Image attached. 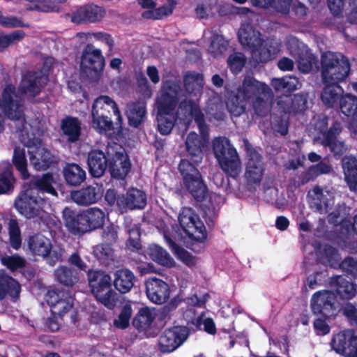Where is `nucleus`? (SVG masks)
I'll list each match as a JSON object with an SVG mask.
<instances>
[{
    "mask_svg": "<svg viewBox=\"0 0 357 357\" xmlns=\"http://www.w3.org/2000/svg\"><path fill=\"white\" fill-rule=\"evenodd\" d=\"M54 64L52 57L43 60L42 66L23 73L17 86L6 84L0 95V133L4 130L5 119L20 121L24 128L26 123L22 104L18 95L35 98L40 94L49 82L50 71Z\"/></svg>",
    "mask_w": 357,
    "mask_h": 357,
    "instance_id": "1",
    "label": "nucleus"
},
{
    "mask_svg": "<svg viewBox=\"0 0 357 357\" xmlns=\"http://www.w3.org/2000/svg\"><path fill=\"white\" fill-rule=\"evenodd\" d=\"M185 144L189 160L181 159L178 165L183 187L197 202L202 204L206 214L207 211L210 214L214 213L216 208L223 203V197L209 192L197 167L202 160L204 143L196 132H190L187 135Z\"/></svg>",
    "mask_w": 357,
    "mask_h": 357,
    "instance_id": "2",
    "label": "nucleus"
},
{
    "mask_svg": "<svg viewBox=\"0 0 357 357\" xmlns=\"http://www.w3.org/2000/svg\"><path fill=\"white\" fill-rule=\"evenodd\" d=\"M91 126L99 134L111 139L123 136V117L116 102L108 96H100L91 109Z\"/></svg>",
    "mask_w": 357,
    "mask_h": 357,
    "instance_id": "3",
    "label": "nucleus"
},
{
    "mask_svg": "<svg viewBox=\"0 0 357 357\" xmlns=\"http://www.w3.org/2000/svg\"><path fill=\"white\" fill-rule=\"evenodd\" d=\"M179 91L178 84L167 81L156 99L158 130L162 135L169 134L174 126V111L178 102Z\"/></svg>",
    "mask_w": 357,
    "mask_h": 357,
    "instance_id": "4",
    "label": "nucleus"
},
{
    "mask_svg": "<svg viewBox=\"0 0 357 357\" xmlns=\"http://www.w3.org/2000/svg\"><path fill=\"white\" fill-rule=\"evenodd\" d=\"M239 42L244 48L250 51L257 63H266L273 59L279 49L273 41L265 40L260 31L251 24H243L238 31Z\"/></svg>",
    "mask_w": 357,
    "mask_h": 357,
    "instance_id": "5",
    "label": "nucleus"
},
{
    "mask_svg": "<svg viewBox=\"0 0 357 357\" xmlns=\"http://www.w3.org/2000/svg\"><path fill=\"white\" fill-rule=\"evenodd\" d=\"M213 151L220 169L228 176L236 178L241 172V161L230 140L225 137L215 138Z\"/></svg>",
    "mask_w": 357,
    "mask_h": 357,
    "instance_id": "6",
    "label": "nucleus"
},
{
    "mask_svg": "<svg viewBox=\"0 0 357 357\" xmlns=\"http://www.w3.org/2000/svg\"><path fill=\"white\" fill-rule=\"evenodd\" d=\"M178 222L186 236L191 240L190 248L196 253L206 246L207 232L203 222L191 209L184 210L178 215Z\"/></svg>",
    "mask_w": 357,
    "mask_h": 357,
    "instance_id": "7",
    "label": "nucleus"
},
{
    "mask_svg": "<svg viewBox=\"0 0 357 357\" xmlns=\"http://www.w3.org/2000/svg\"><path fill=\"white\" fill-rule=\"evenodd\" d=\"M350 63L342 54L326 52L321 56V75L323 82H342L349 75Z\"/></svg>",
    "mask_w": 357,
    "mask_h": 357,
    "instance_id": "8",
    "label": "nucleus"
},
{
    "mask_svg": "<svg viewBox=\"0 0 357 357\" xmlns=\"http://www.w3.org/2000/svg\"><path fill=\"white\" fill-rule=\"evenodd\" d=\"M87 276L91 293L96 299L108 309L112 310L118 298L116 293L112 288L109 275L102 271L89 270Z\"/></svg>",
    "mask_w": 357,
    "mask_h": 357,
    "instance_id": "9",
    "label": "nucleus"
},
{
    "mask_svg": "<svg viewBox=\"0 0 357 357\" xmlns=\"http://www.w3.org/2000/svg\"><path fill=\"white\" fill-rule=\"evenodd\" d=\"M24 144L29 149L30 163L36 170L46 171L58 165L59 156L45 146L40 137H36L33 134L29 136L27 134V140Z\"/></svg>",
    "mask_w": 357,
    "mask_h": 357,
    "instance_id": "10",
    "label": "nucleus"
},
{
    "mask_svg": "<svg viewBox=\"0 0 357 357\" xmlns=\"http://www.w3.org/2000/svg\"><path fill=\"white\" fill-rule=\"evenodd\" d=\"M105 66V59L101 50L92 43L86 44L80 56V74L90 82H98Z\"/></svg>",
    "mask_w": 357,
    "mask_h": 357,
    "instance_id": "11",
    "label": "nucleus"
},
{
    "mask_svg": "<svg viewBox=\"0 0 357 357\" xmlns=\"http://www.w3.org/2000/svg\"><path fill=\"white\" fill-rule=\"evenodd\" d=\"M27 244L32 255L46 259L51 266L62 260L63 250L60 248L52 249L51 241L42 234L29 236Z\"/></svg>",
    "mask_w": 357,
    "mask_h": 357,
    "instance_id": "12",
    "label": "nucleus"
},
{
    "mask_svg": "<svg viewBox=\"0 0 357 357\" xmlns=\"http://www.w3.org/2000/svg\"><path fill=\"white\" fill-rule=\"evenodd\" d=\"M310 307L314 314L330 319L337 314L336 296L333 291L322 290L313 294Z\"/></svg>",
    "mask_w": 357,
    "mask_h": 357,
    "instance_id": "13",
    "label": "nucleus"
},
{
    "mask_svg": "<svg viewBox=\"0 0 357 357\" xmlns=\"http://www.w3.org/2000/svg\"><path fill=\"white\" fill-rule=\"evenodd\" d=\"M45 200L33 195V191L27 190L21 192L15 199V208L28 219L40 217L43 213Z\"/></svg>",
    "mask_w": 357,
    "mask_h": 357,
    "instance_id": "14",
    "label": "nucleus"
},
{
    "mask_svg": "<svg viewBox=\"0 0 357 357\" xmlns=\"http://www.w3.org/2000/svg\"><path fill=\"white\" fill-rule=\"evenodd\" d=\"M113 147L107 145L102 149H93L88 153L87 165L91 177L100 178L105 174L113 155Z\"/></svg>",
    "mask_w": 357,
    "mask_h": 357,
    "instance_id": "15",
    "label": "nucleus"
},
{
    "mask_svg": "<svg viewBox=\"0 0 357 357\" xmlns=\"http://www.w3.org/2000/svg\"><path fill=\"white\" fill-rule=\"evenodd\" d=\"M190 330L187 326H175L164 331L158 340L162 353H170L181 346L188 339Z\"/></svg>",
    "mask_w": 357,
    "mask_h": 357,
    "instance_id": "16",
    "label": "nucleus"
},
{
    "mask_svg": "<svg viewBox=\"0 0 357 357\" xmlns=\"http://www.w3.org/2000/svg\"><path fill=\"white\" fill-rule=\"evenodd\" d=\"M244 142L248 155L245 178L248 185H258L262 179L264 171L261 156L252 147L248 139H245Z\"/></svg>",
    "mask_w": 357,
    "mask_h": 357,
    "instance_id": "17",
    "label": "nucleus"
},
{
    "mask_svg": "<svg viewBox=\"0 0 357 357\" xmlns=\"http://www.w3.org/2000/svg\"><path fill=\"white\" fill-rule=\"evenodd\" d=\"M331 347L346 357H357V336L352 331H340L331 340Z\"/></svg>",
    "mask_w": 357,
    "mask_h": 357,
    "instance_id": "18",
    "label": "nucleus"
},
{
    "mask_svg": "<svg viewBox=\"0 0 357 357\" xmlns=\"http://www.w3.org/2000/svg\"><path fill=\"white\" fill-rule=\"evenodd\" d=\"M178 110L185 117L190 116L194 119L203 139L208 137V126L206 124L205 116L197 103L193 100L184 99L179 103Z\"/></svg>",
    "mask_w": 357,
    "mask_h": 357,
    "instance_id": "19",
    "label": "nucleus"
},
{
    "mask_svg": "<svg viewBox=\"0 0 357 357\" xmlns=\"http://www.w3.org/2000/svg\"><path fill=\"white\" fill-rule=\"evenodd\" d=\"M146 294L149 300L155 304H163L170 296L168 283L156 277L149 278L145 282Z\"/></svg>",
    "mask_w": 357,
    "mask_h": 357,
    "instance_id": "20",
    "label": "nucleus"
},
{
    "mask_svg": "<svg viewBox=\"0 0 357 357\" xmlns=\"http://www.w3.org/2000/svg\"><path fill=\"white\" fill-rule=\"evenodd\" d=\"M131 169L128 155L123 151H117L113 147V155L110 157L108 170L111 176L116 179H124Z\"/></svg>",
    "mask_w": 357,
    "mask_h": 357,
    "instance_id": "21",
    "label": "nucleus"
},
{
    "mask_svg": "<svg viewBox=\"0 0 357 357\" xmlns=\"http://www.w3.org/2000/svg\"><path fill=\"white\" fill-rule=\"evenodd\" d=\"M105 15V10L95 4H87L77 8L73 12L72 22L81 23H95L100 22Z\"/></svg>",
    "mask_w": 357,
    "mask_h": 357,
    "instance_id": "22",
    "label": "nucleus"
},
{
    "mask_svg": "<svg viewBox=\"0 0 357 357\" xmlns=\"http://www.w3.org/2000/svg\"><path fill=\"white\" fill-rule=\"evenodd\" d=\"M237 91L247 100L260 95H272L271 88L266 84L261 82L249 75L244 77L241 86Z\"/></svg>",
    "mask_w": 357,
    "mask_h": 357,
    "instance_id": "23",
    "label": "nucleus"
},
{
    "mask_svg": "<svg viewBox=\"0 0 357 357\" xmlns=\"http://www.w3.org/2000/svg\"><path fill=\"white\" fill-rule=\"evenodd\" d=\"M329 286L337 297L341 300H351L357 294V284L347 280L342 275H335L330 278Z\"/></svg>",
    "mask_w": 357,
    "mask_h": 357,
    "instance_id": "24",
    "label": "nucleus"
},
{
    "mask_svg": "<svg viewBox=\"0 0 357 357\" xmlns=\"http://www.w3.org/2000/svg\"><path fill=\"white\" fill-rule=\"evenodd\" d=\"M63 220L66 227L73 234H83L89 231L84 212L77 213L66 208L63 210Z\"/></svg>",
    "mask_w": 357,
    "mask_h": 357,
    "instance_id": "25",
    "label": "nucleus"
},
{
    "mask_svg": "<svg viewBox=\"0 0 357 357\" xmlns=\"http://www.w3.org/2000/svg\"><path fill=\"white\" fill-rule=\"evenodd\" d=\"M102 196V192L100 188L93 185H87L70 192L72 200L79 206H89L96 203Z\"/></svg>",
    "mask_w": 357,
    "mask_h": 357,
    "instance_id": "26",
    "label": "nucleus"
},
{
    "mask_svg": "<svg viewBox=\"0 0 357 357\" xmlns=\"http://www.w3.org/2000/svg\"><path fill=\"white\" fill-rule=\"evenodd\" d=\"M340 82H323L324 86L321 93V100L328 108L337 107L344 93V90L340 85Z\"/></svg>",
    "mask_w": 357,
    "mask_h": 357,
    "instance_id": "27",
    "label": "nucleus"
},
{
    "mask_svg": "<svg viewBox=\"0 0 357 357\" xmlns=\"http://www.w3.org/2000/svg\"><path fill=\"white\" fill-rule=\"evenodd\" d=\"M119 202L120 208L130 210L142 209L146 205V196L139 189L130 188L126 195H121Z\"/></svg>",
    "mask_w": 357,
    "mask_h": 357,
    "instance_id": "28",
    "label": "nucleus"
},
{
    "mask_svg": "<svg viewBox=\"0 0 357 357\" xmlns=\"http://www.w3.org/2000/svg\"><path fill=\"white\" fill-rule=\"evenodd\" d=\"M307 93H296L294 94L292 97H286L285 99L280 100L278 104L285 114H301L307 107Z\"/></svg>",
    "mask_w": 357,
    "mask_h": 357,
    "instance_id": "29",
    "label": "nucleus"
},
{
    "mask_svg": "<svg viewBox=\"0 0 357 357\" xmlns=\"http://www.w3.org/2000/svg\"><path fill=\"white\" fill-rule=\"evenodd\" d=\"M31 182L39 191L56 197L58 195L56 187L59 186L61 184L59 175L54 174L52 172H46L40 176L33 178Z\"/></svg>",
    "mask_w": 357,
    "mask_h": 357,
    "instance_id": "30",
    "label": "nucleus"
},
{
    "mask_svg": "<svg viewBox=\"0 0 357 357\" xmlns=\"http://www.w3.org/2000/svg\"><path fill=\"white\" fill-rule=\"evenodd\" d=\"M63 135L66 137L70 143L77 142L82 135L81 121L75 116L68 115L63 118L60 125Z\"/></svg>",
    "mask_w": 357,
    "mask_h": 357,
    "instance_id": "31",
    "label": "nucleus"
},
{
    "mask_svg": "<svg viewBox=\"0 0 357 357\" xmlns=\"http://www.w3.org/2000/svg\"><path fill=\"white\" fill-rule=\"evenodd\" d=\"M20 292L21 285L17 280L7 274L0 275V301L8 296L15 302Z\"/></svg>",
    "mask_w": 357,
    "mask_h": 357,
    "instance_id": "32",
    "label": "nucleus"
},
{
    "mask_svg": "<svg viewBox=\"0 0 357 357\" xmlns=\"http://www.w3.org/2000/svg\"><path fill=\"white\" fill-rule=\"evenodd\" d=\"M344 180L351 191H357V158L354 155H344L342 158Z\"/></svg>",
    "mask_w": 357,
    "mask_h": 357,
    "instance_id": "33",
    "label": "nucleus"
},
{
    "mask_svg": "<svg viewBox=\"0 0 357 357\" xmlns=\"http://www.w3.org/2000/svg\"><path fill=\"white\" fill-rule=\"evenodd\" d=\"M62 172L66 184L71 187L79 186L86 179V171L77 163H66Z\"/></svg>",
    "mask_w": 357,
    "mask_h": 357,
    "instance_id": "34",
    "label": "nucleus"
},
{
    "mask_svg": "<svg viewBox=\"0 0 357 357\" xmlns=\"http://www.w3.org/2000/svg\"><path fill=\"white\" fill-rule=\"evenodd\" d=\"M134 273L128 268H120L114 273V285L121 293L129 292L135 281Z\"/></svg>",
    "mask_w": 357,
    "mask_h": 357,
    "instance_id": "35",
    "label": "nucleus"
},
{
    "mask_svg": "<svg viewBox=\"0 0 357 357\" xmlns=\"http://www.w3.org/2000/svg\"><path fill=\"white\" fill-rule=\"evenodd\" d=\"M146 114V103L137 100L128 105V119L130 126L138 128L144 121Z\"/></svg>",
    "mask_w": 357,
    "mask_h": 357,
    "instance_id": "36",
    "label": "nucleus"
},
{
    "mask_svg": "<svg viewBox=\"0 0 357 357\" xmlns=\"http://www.w3.org/2000/svg\"><path fill=\"white\" fill-rule=\"evenodd\" d=\"M167 244L175 253L177 258L189 267H193L197 264V259L190 252L180 247L167 233L164 234Z\"/></svg>",
    "mask_w": 357,
    "mask_h": 357,
    "instance_id": "37",
    "label": "nucleus"
},
{
    "mask_svg": "<svg viewBox=\"0 0 357 357\" xmlns=\"http://www.w3.org/2000/svg\"><path fill=\"white\" fill-rule=\"evenodd\" d=\"M328 117H324L321 121V126L319 128V132L322 135V145L325 144H330L332 142L337 140V137L342 130L341 123L338 121H333L330 128L327 130Z\"/></svg>",
    "mask_w": 357,
    "mask_h": 357,
    "instance_id": "38",
    "label": "nucleus"
},
{
    "mask_svg": "<svg viewBox=\"0 0 357 357\" xmlns=\"http://www.w3.org/2000/svg\"><path fill=\"white\" fill-rule=\"evenodd\" d=\"M26 37V33L22 29L11 32L0 31V53L6 52L9 47L17 45Z\"/></svg>",
    "mask_w": 357,
    "mask_h": 357,
    "instance_id": "39",
    "label": "nucleus"
},
{
    "mask_svg": "<svg viewBox=\"0 0 357 357\" xmlns=\"http://www.w3.org/2000/svg\"><path fill=\"white\" fill-rule=\"evenodd\" d=\"M54 276L59 283L67 287H72L79 280L77 272L66 266H59L54 271Z\"/></svg>",
    "mask_w": 357,
    "mask_h": 357,
    "instance_id": "40",
    "label": "nucleus"
},
{
    "mask_svg": "<svg viewBox=\"0 0 357 357\" xmlns=\"http://www.w3.org/2000/svg\"><path fill=\"white\" fill-rule=\"evenodd\" d=\"M15 181L10 165L0 167V195H8L13 192Z\"/></svg>",
    "mask_w": 357,
    "mask_h": 357,
    "instance_id": "41",
    "label": "nucleus"
},
{
    "mask_svg": "<svg viewBox=\"0 0 357 357\" xmlns=\"http://www.w3.org/2000/svg\"><path fill=\"white\" fill-rule=\"evenodd\" d=\"M155 319V315L148 307L141 308L132 320L133 326L139 331L147 330Z\"/></svg>",
    "mask_w": 357,
    "mask_h": 357,
    "instance_id": "42",
    "label": "nucleus"
},
{
    "mask_svg": "<svg viewBox=\"0 0 357 357\" xmlns=\"http://www.w3.org/2000/svg\"><path fill=\"white\" fill-rule=\"evenodd\" d=\"M83 212L85 215L89 231L103 226L105 214L102 210L98 208H90Z\"/></svg>",
    "mask_w": 357,
    "mask_h": 357,
    "instance_id": "43",
    "label": "nucleus"
},
{
    "mask_svg": "<svg viewBox=\"0 0 357 357\" xmlns=\"http://www.w3.org/2000/svg\"><path fill=\"white\" fill-rule=\"evenodd\" d=\"M149 255L154 261L162 266L170 267L174 263L169 254L163 248L156 244L149 246Z\"/></svg>",
    "mask_w": 357,
    "mask_h": 357,
    "instance_id": "44",
    "label": "nucleus"
},
{
    "mask_svg": "<svg viewBox=\"0 0 357 357\" xmlns=\"http://www.w3.org/2000/svg\"><path fill=\"white\" fill-rule=\"evenodd\" d=\"M247 100L236 91V93L231 95L226 102L227 108L231 115L239 116L245 111V102Z\"/></svg>",
    "mask_w": 357,
    "mask_h": 357,
    "instance_id": "45",
    "label": "nucleus"
},
{
    "mask_svg": "<svg viewBox=\"0 0 357 357\" xmlns=\"http://www.w3.org/2000/svg\"><path fill=\"white\" fill-rule=\"evenodd\" d=\"M297 63L298 70L303 73H308L319 68L317 56L307 51L298 55Z\"/></svg>",
    "mask_w": 357,
    "mask_h": 357,
    "instance_id": "46",
    "label": "nucleus"
},
{
    "mask_svg": "<svg viewBox=\"0 0 357 357\" xmlns=\"http://www.w3.org/2000/svg\"><path fill=\"white\" fill-rule=\"evenodd\" d=\"M50 305L52 310L60 316H63L71 310L73 306V301L70 296L66 295L64 298H60L59 294L52 297Z\"/></svg>",
    "mask_w": 357,
    "mask_h": 357,
    "instance_id": "47",
    "label": "nucleus"
},
{
    "mask_svg": "<svg viewBox=\"0 0 357 357\" xmlns=\"http://www.w3.org/2000/svg\"><path fill=\"white\" fill-rule=\"evenodd\" d=\"M128 234L129 237L125 243L126 249L132 252H139L142 250L140 228L135 225L128 229Z\"/></svg>",
    "mask_w": 357,
    "mask_h": 357,
    "instance_id": "48",
    "label": "nucleus"
},
{
    "mask_svg": "<svg viewBox=\"0 0 357 357\" xmlns=\"http://www.w3.org/2000/svg\"><path fill=\"white\" fill-rule=\"evenodd\" d=\"M1 264L11 272L25 268L26 261L17 254L13 255H4L0 257Z\"/></svg>",
    "mask_w": 357,
    "mask_h": 357,
    "instance_id": "49",
    "label": "nucleus"
},
{
    "mask_svg": "<svg viewBox=\"0 0 357 357\" xmlns=\"http://www.w3.org/2000/svg\"><path fill=\"white\" fill-rule=\"evenodd\" d=\"M66 0H41L39 3L29 6L26 8L29 10H38L44 13L59 12L60 4Z\"/></svg>",
    "mask_w": 357,
    "mask_h": 357,
    "instance_id": "50",
    "label": "nucleus"
},
{
    "mask_svg": "<svg viewBox=\"0 0 357 357\" xmlns=\"http://www.w3.org/2000/svg\"><path fill=\"white\" fill-rule=\"evenodd\" d=\"M341 112L347 116H351L357 112V97L347 93L342 96L338 103Z\"/></svg>",
    "mask_w": 357,
    "mask_h": 357,
    "instance_id": "51",
    "label": "nucleus"
},
{
    "mask_svg": "<svg viewBox=\"0 0 357 357\" xmlns=\"http://www.w3.org/2000/svg\"><path fill=\"white\" fill-rule=\"evenodd\" d=\"M113 246V245L102 242L94 247V255L98 260L103 262L113 260L114 257Z\"/></svg>",
    "mask_w": 357,
    "mask_h": 357,
    "instance_id": "52",
    "label": "nucleus"
},
{
    "mask_svg": "<svg viewBox=\"0 0 357 357\" xmlns=\"http://www.w3.org/2000/svg\"><path fill=\"white\" fill-rule=\"evenodd\" d=\"M119 227L113 223L102 227L101 232L102 242L113 245H116L119 240Z\"/></svg>",
    "mask_w": 357,
    "mask_h": 357,
    "instance_id": "53",
    "label": "nucleus"
},
{
    "mask_svg": "<svg viewBox=\"0 0 357 357\" xmlns=\"http://www.w3.org/2000/svg\"><path fill=\"white\" fill-rule=\"evenodd\" d=\"M246 63V57L241 52H234L227 58V65L234 74L240 73Z\"/></svg>",
    "mask_w": 357,
    "mask_h": 357,
    "instance_id": "54",
    "label": "nucleus"
},
{
    "mask_svg": "<svg viewBox=\"0 0 357 357\" xmlns=\"http://www.w3.org/2000/svg\"><path fill=\"white\" fill-rule=\"evenodd\" d=\"M340 268L345 275L357 280V259L352 257H345L340 264Z\"/></svg>",
    "mask_w": 357,
    "mask_h": 357,
    "instance_id": "55",
    "label": "nucleus"
},
{
    "mask_svg": "<svg viewBox=\"0 0 357 357\" xmlns=\"http://www.w3.org/2000/svg\"><path fill=\"white\" fill-rule=\"evenodd\" d=\"M350 208L344 203L337 204L335 209L329 213L328 220L337 225H340L347 218Z\"/></svg>",
    "mask_w": 357,
    "mask_h": 357,
    "instance_id": "56",
    "label": "nucleus"
},
{
    "mask_svg": "<svg viewBox=\"0 0 357 357\" xmlns=\"http://www.w3.org/2000/svg\"><path fill=\"white\" fill-rule=\"evenodd\" d=\"M313 195L311 197V204L317 211H321L328 206V199L324 195L323 190L319 185H316L312 190Z\"/></svg>",
    "mask_w": 357,
    "mask_h": 357,
    "instance_id": "57",
    "label": "nucleus"
},
{
    "mask_svg": "<svg viewBox=\"0 0 357 357\" xmlns=\"http://www.w3.org/2000/svg\"><path fill=\"white\" fill-rule=\"evenodd\" d=\"M13 162L15 168L24 176L27 174V162L24 149L15 147L13 152Z\"/></svg>",
    "mask_w": 357,
    "mask_h": 357,
    "instance_id": "58",
    "label": "nucleus"
},
{
    "mask_svg": "<svg viewBox=\"0 0 357 357\" xmlns=\"http://www.w3.org/2000/svg\"><path fill=\"white\" fill-rule=\"evenodd\" d=\"M294 82H296V78L291 77L273 78L271 80V86L277 91L282 90L291 91L296 89Z\"/></svg>",
    "mask_w": 357,
    "mask_h": 357,
    "instance_id": "59",
    "label": "nucleus"
},
{
    "mask_svg": "<svg viewBox=\"0 0 357 357\" xmlns=\"http://www.w3.org/2000/svg\"><path fill=\"white\" fill-rule=\"evenodd\" d=\"M272 95H260L252 100V107L255 114L259 116H265L268 112L267 99Z\"/></svg>",
    "mask_w": 357,
    "mask_h": 357,
    "instance_id": "60",
    "label": "nucleus"
},
{
    "mask_svg": "<svg viewBox=\"0 0 357 357\" xmlns=\"http://www.w3.org/2000/svg\"><path fill=\"white\" fill-rule=\"evenodd\" d=\"M229 45V42L222 35L215 34L210 45L211 53L217 56L225 52Z\"/></svg>",
    "mask_w": 357,
    "mask_h": 357,
    "instance_id": "61",
    "label": "nucleus"
},
{
    "mask_svg": "<svg viewBox=\"0 0 357 357\" xmlns=\"http://www.w3.org/2000/svg\"><path fill=\"white\" fill-rule=\"evenodd\" d=\"M132 315V308L129 305H125L118 318L114 319V326L119 329H126L129 326L130 319Z\"/></svg>",
    "mask_w": 357,
    "mask_h": 357,
    "instance_id": "62",
    "label": "nucleus"
},
{
    "mask_svg": "<svg viewBox=\"0 0 357 357\" xmlns=\"http://www.w3.org/2000/svg\"><path fill=\"white\" fill-rule=\"evenodd\" d=\"M202 75L199 73L188 72L183 77L185 90L189 93H195L199 89L198 82Z\"/></svg>",
    "mask_w": 357,
    "mask_h": 357,
    "instance_id": "63",
    "label": "nucleus"
},
{
    "mask_svg": "<svg viewBox=\"0 0 357 357\" xmlns=\"http://www.w3.org/2000/svg\"><path fill=\"white\" fill-rule=\"evenodd\" d=\"M342 314L352 326H357V308L351 303H347L342 307Z\"/></svg>",
    "mask_w": 357,
    "mask_h": 357,
    "instance_id": "64",
    "label": "nucleus"
}]
</instances>
